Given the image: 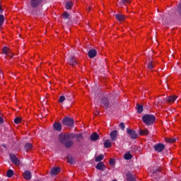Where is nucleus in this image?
Returning a JSON list of instances; mask_svg holds the SVG:
<instances>
[{
    "label": "nucleus",
    "instance_id": "obj_1",
    "mask_svg": "<svg viewBox=\"0 0 181 181\" xmlns=\"http://www.w3.org/2000/svg\"><path fill=\"white\" fill-rule=\"evenodd\" d=\"M30 12L33 15H36L37 11L35 9H37L43 6V0H30Z\"/></svg>",
    "mask_w": 181,
    "mask_h": 181
},
{
    "label": "nucleus",
    "instance_id": "obj_2",
    "mask_svg": "<svg viewBox=\"0 0 181 181\" xmlns=\"http://www.w3.org/2000/svg\"><path fill=\"white\" fill-rule=\"evenodd\" d=\"M142 121L146 125H147V127H149L155 124V121H156V117H155L153 115H144L142 117Z\"/></svg>",
    "mask_w": 181,
    "mask_h": 181
},
{
    "label": "nucleus",
    "instance_id": "obj_3",
    "mask_svg": "<svg viewBox=\"0 0 181 181\" xmlns=\"http://www.w3.org/2000/svg\"><path fill=\"white\" fill-rule=\"evenodd\" d=\"M62 124L63 125L70 127L71 128L74 127V120L69 117H66L62 119Z\"/></svg>",
    "mask_w": 181,
    "mask_h": 181
},
{
    "label": "nucleus",
    "instance_id": "obj_4",
    "mask_svg": "<svg viewBox=\"0 0 181 181\" xmlns=\"http://www.w3.org/2000/svg\"><path fill=\"white\" fill-rule=\"evenodd\" d=\"M59 138L60 142H64L65 139H75L76 133H71L65 135H59Z\"/></svg>",
    "mask_w": 181,
    "mask_h": 181
},
{
    "label": "nucleus",
    "instance_id": "obj_5",
    "mask_svg": "<svg viewBox=\"0 0 181 181\" xmlns=\"http://www.w3.org/2000/svg\"><path fill=\"white\" fill-rule=\"evenodd\" d=\"M10 160H11L12 163H13L16 166H19L21 165V160L16 157V155L13 153L9 154Z\"/></svg>",
    "mask_w": 181,
    "mask_h": 181
},
{
    "label": "nucleus",
    "instance_id": "obj_6",
    "mask_svg": "<svg viewBox=\"0 0 181 181\" xmlns=\"http://www.w3.org/2000/svg\"><path fill=\"white\" fill-rule=\"evenodd\" d=\"M100 103L102 104V105H103V107H105L106 110H108L110 108V103L108 98H106V97L102 98Z\"/></svg>",
    "mask_w": 181,
    "mask_h": 181
},
{
    "label": "nucleus",
    "instance_id": "obj_7",
    "mask_svg": "<svg viewBox=\"0 0 181 181\" xmlns=\"http://www.w3.org/2000/svg\"><path fill=\"white\" fill-rule=\"evenodd\" d=\"M126 132L127 134H128L132 139H136V138H138V134L134 129H127Z\"/></svg>",
    "mask_w": 181,
    "mask_h": 181
},
{
    "label": "nucleus",
    "instance_id": "obj_8",
    "mask_svg": "<svg viewBox=\"0 0 181 181\" xmlns=\"http://www.w3.org/2000/svg\"><path fill=\"white\" fill-rule=\"evenodd\" d=\"M110 136L112 142H115L118 139V130H113L110 133Z\"/></svg>",
    "mask_w": 181,
    "mask_h": 181
},
{
    "label": "nucleus",
    "instance_id": "obj_9",
    "mask_svg": "<svg viewBox=\"0 0 181 181\" xmlns=\"http://www.w3.org/2000/svg\"><path fill=\"white\" fill-rule=\"evenodd\" d=\"M68 63L70 66H72V67H74V66H77L78 64L76 57L73 55L69 56Z\"/></svg>",
    "mask_w": 181,
    "mask_h": 181
},
{
    "label": "nucleus",
    "instance_id": "obj_10",
    "mask_svg": "<svg viewBox=\"0 0 181 181\" xmlns=\"http://www.w3.org/2000/svg\"><path fill=\"white\" fill-rule=\"evenodd\" d=\"M177 99V96L170 95V96L165 98V101L168 104H173V103H175V101H176Z\"/></svg>",
    "mask_w": 181,
    "mask_h": 181
},
{
    "label": "nucleus",
    "instance_id": "obj_11",
    "mask_svg": "<svg viewBox=\"0 0 181 181\" xmlns=\"http://www.w3.org/2000/svg\"><path fill=\"white\" fill-rule=\"evenodd\" d=\"M153 148L156 152H162L165 149V146L163 144H157L153 146Z\"/></svg>",
    "mask_w": 181,
    "mask_h": 181
},
{
    "label": "nucleus",
    "instance_id": "obj_12",
    "mask_svg": "<svg viewBox=\"0 0 181 181\" xmlns=\"http://www.w3.org/2000/svg\"><path fill=\"white\" fill-rule=\"evenodd\" d=\"M61 168L60 167H54L50 170V175L52 176H56V175H58L60 173Z\"/></svg>",
    "mask_w": 181,
    "mask_h": 181
},
{
    "label": "nucleus",
    "instance_id": "obj_13",
    "mask_svg": "<svg viewBox=\"0 0 181 181\" xmlns=\"http://www.w3.org/2000/svg\"><path fill=\"white\" fill-rule=\"evenodd\" d=\"M61 144H63L65 146V148H70L71 146H73V141L69 139H65L64 142H61Z\"/></svg>",
    "mask_w": 181,
    "mask_h": 181
},
{
    "label": "nucleus",
    "instance_id": "obj_14",
    "mask_svg": "<svg viewBox=\"0 0 181 181\" xmlns=\"http://www.w3.org/2000/svg\"><path fill=\"white\" fill-rule=\"evenodd\" d=\"M23 176L25 180H30L32 179V173L29 170H25L23 173Z\"/></svg>",
    "mask_w": 181,
    "mask_h": 181
},
{
    "label": "nucleus",
    "instance_id": "obj_15",
    "mask_svg": "<svg viewBox=\"0 0 181 181\" xmlns=\"http://www.w3.org/2000/svg\"><path fill=\"white\" fill-rule=\"evenodd\" d=\"M105 165L101 161H100L95 166V169H98V170H100L101 172L105 170Z\"/></svg>",
    "mask_w": 181,
    "mask_h": 181
},
{
    "label": "nucleus",
    "instance_id": "obj_16",
    "mask_svg": "<svg viewBox=\"0 0 181 181\" xmlns=\"http://www.w3.org/2000/svg\"><path fill=\"white\" fill-rule=\"evenodd\" d=\"M88 56L90 59H93V57H95L97 56V50L95 49H91L88 52Z\"/></svg>",
    "mask_w": 181,
    "mask_h": 181
},
{
    "label": "nucleus",
    "instance_id": "obj_17",
    "mask_svg": "<svg viewBox=\"0 0 181 181\" xmlns=\"http://www.w3.org/2000/svg\"><path fill=\"white\" fill-rule=\"evenodd\" d=\"M115 16L117 21H118V22H122V21H125V19H126V17L124 14L117 13Z\"/></svg>",
    "mask_w": 181,
    "mask_h": 181
},
{
    "label": "nucleus",
    "instance_id": "obj_18",
    "mask_svg": "<svg viewBox=\"0 0 181 181\" xmlns=\"http://www.w3.org/2000/svg\"><path fill=\"white\" fill-rule=\"evenodd\" d=\"M54 127V129H55V131H57L58 132H60V131H62V123L60 122H55L53 124Z\"/></svg>",
    "mask_w": 181,
    "mask_h": 181
},
{
    "label": "nucleus",
    "instance_id": "obj_19",
    "mask_svg": "<svg viewBox=\"0 0 181 181\" xmlns=\"http://www.w3.org/2000/svg\"><path fill=\"white\" fill-rule=\"evenodd\" d=\"M90 138L91 141H98V139H100V135L97 134V132H94L90 136Z\"/></svg>",
    "mask_w": 181,
    "mask_h": 181
},
{
    "label": "nucleus",
    "instance_id": "obj_20",
    "mask_svg": "<svg viewBox=\"0 0 181 181\" xmlns=\"http://www.w3.org/2000/svg\"><path fill=\"white\" fill-rule=\"evenodd\" d=\"M126 177L127 181H136V179H135V177H134L132 173L129 172L127 173Z\"/></svg>",
    "mask_w": 181,
    "mask_h": 181
},
{
    "label": "nucleus",
    "instance_id": "obj_21",
    "mask_svg": "<svg viewBox=\"0 0 181 181\" xmlns=\"http://www.w3.org/2000/svg\"><path fill=\"white\" fill-rule=\"evenodd\" d=\"M68 163H70L71 165H74L76 163V161L74 160V157L68 155L66 157Z\"/></svg>",
    "mask_w": 181,
    "mask_h": 181
},
{
    "label": "nucleus",
    "instance_id": "obj_22",
    "mask_svg": "<svg viewBox=\"0 0 181 181\" xmlns=\"http://www.w3.org/2000/svg\"><path fill=\"white\" fill-rule=\"evenodd\" d=\"M103 145L105 148H111L112 146V144L111 143V140L107 139L104 141Z\"/></svg>",
    "mask_w": 181,
    "mask_h": 181
},
{
    "label": "nucleus",
    "instance_id": "obj_23",
    "mask_svg": "<svg viewBox=\"0 0 181 181\" xmlns=\"http://www.w3.org/2000/svg\"><path fill=\"white\" fill-rule=\"evenodd\" d=\"M75 139H76L77 142H80L83 139V134H75Z\"/></svg>",
    "mask_w": 181,
    "mask_h": 181
},
{
    "label": "nucleus",
    "instance_id": "obj_24",
    "mask_svg": "<svg viewBox=\"0 0 181 181\" xmlns=\"http://www.w3.org/2000/svg\"><path fill=\"white\" fill-rule=\"evenodd\" d=\"M124 158L126 160H131V159H132V154H131L129 152L126 153L124 156Z\"/></svg>",
    "mask_w": 181,
    "mask_h": 181
},
{
    "label": "nucleus",
    "instance_id": "obj_25",
    "mask_svg": "<svg viewBox=\"0 0 181 181\" xmlns=\"http://www.w3.org/2000/svg\"><path fill=\"white\" fill-rule=\"evenodd\" d=\"M11 52V49L8 47H4L2 49V53L3 54H6V56Z\"/></svg>",
    "mask_w": 181,
    "mask_h": 181
},
{
    "label": "nucleus",
    "instance_id": "obj_26",
    "mask_svg": "<svg viewBox=\"0 0 181 181\" xmlns=\"http://www.w3.org/2000/svg\"><path fill=\"white\" fill-rule=\"evenodd\" d=\"M65 8L66 9H71L73 8V2L71 1H68L65 4Z\"/></svg>",
    "mask_w": 181,
    "mask_h": 181
},
{
    "label": "nucleus",
    "instance_id": "obj_27",
    "mask_svg": "<svg viewBox=\"0 0 181 181\" xmlns=\"http://www.w3.org/2000/svg\"><path fill=\"white\" fill-rule=\"evenodd\" d=\"M139 135H148L149 134V130L148 129H144V130H142V129H140L139 132Z\"/></svg>",
    "mask_w": 181,
    "mask_h": 181
},
{
    "label": "nucleus",
    "instance_id": "obj_28",
    "mask_svg": "<svg viewBox=\"0 0 181 181\" xmlns=\"http://www.w3.org/2000/svg\"><path fill=\"white\" fill-rule=\"evenodd\" d=\"M62 16H63L64 19H71L70 14H69V13L67 11H64L62 13Z\"/></svg>",
    "mask_w": 181,
    "mask_h": 181
},
{
    "label": "nucleus",
    "instance_id": "obj_29",
    "mask_svg": "<svg viewBox=\"0 0 181 181\" xmlns=\"http://www.w3.org/2000/svg\"><path fill=\"white\" fill-rule=\"evenodd\" d=\"M14 172L13 170H8L6 173V176L7 177H12V176H13L14 175Z\"/></svg>",
    "mask_w": 181,
    "mask_h": 181
},
{
    "label": "nucleus",
    "instance_id": "obj_30",
    "mask_svg": "<svg viewBox=\"0 0 181 181\" xmlns=\"http://www.w3.org/2000/svg\"><path fill=\"white\" fill-rule=\"evenodd\" d=\"M65 100H68V101H71L73 100V94L68 93L65 95Z\"/></svg>",
    "mask_w": 181,
    "mask_h": 181
},
{
    "label": "nucleus",
    "instance_id": "obj_31",
    "mask_svg": "<svg viewBox=\"0 0 181 181\" xmlns=\"http://www.w3.org/2000/svg\"><path fill=\"white\" fill-rule=\"evenodd\" d=\"M142 111H144V106L142 105H137V112L139 114H142Z\"/></svg>",
    "mask_w": 181,
    "mask_h": 181
},
{
    "label": "nucleus",
    "instance_id": "obj_32",
    "mask_svg": "<svg viewBox=\"0 0 181 181\" xmlns=\"http://www.w3.org/2000/svg\"><path fill=\"white\" fill-rule=\"evenodd\" d=\"M147 67L148 69H150V70H152V69L155 67V64H153L152 61H149Z\"/></svg>",
    "mask_w": 181,
    "mask_h": 181
},
{
    "label": "nucleus",
    "instance_id": "obj_33",
    "mask_svg": "<svg viewBox=\"0 0 181 181\" xmlns=\"http://www.w3.org/2000/svg\"><path fill=\"white\" fill-rule=\"evenodd\" d=\"M33 147V145H32V144L30 143H27L25 145V149L27 151H29V149H32Z\"/></svg>",
    "mask_w": 181,
    "mask_h": 181
},
{
    "label": "nucleus",
    "instance_id": "obj_34",
    "mask_svg": "<svg viewBox=\"0 0 181 181\" xmlns=\"http://www.w3.org/2000/svg\"><path fill=\"white\" fill-rule=\"evenodd\" d=\"M104 159V155L100 154V156L95 158V162H101Z\"/></svg>",
    "mask_w": 181,
    "mask_h": 181
},
{
    "label": "nucleus",
    "instance_id": "obj_35",
    "mask_svg": "<svg viewBox=\"0 0 181 181\" xmlns=\"http://www.w3.org/2000/svg\"><path fill=\"white\" fill-rule=\"evenodd\" d=\"M4 22H5V16H4V15L2 14H0V26H2Z\"/></svg>",
    "mask_w": 181,
    "mask_h": 181
},
{
    "label": "nucleus",
    "instance_id": "obj_36",
    "mask_svg": "<svg viewBox=\"0 0 181 181\" xmlns=\"http://www.w3.org/2000/svg\"><path fill=\"white\" fill-rule=\"evenodd\" d=\"M131 0H121L119 1V5H127V4H129Z\"/></svg>",
    "mask_w": 181,
    "mask_h": 181
},
{
    "label": "nucleus",
    "instance_id": "obj_37",
    "mask_svg": "<svg viewBox=\"0 0 181 181\" xmlns=\"http://www.w3.org/2000/svg\"><path fill=\"white\" fill-rule=\"evenodd\" d=\"M176 141V139H165V142H168V144H174Z\"/></svg>",
    "mask_w": 181,
    "mask_h": 181
},
{
    "label": "nucleus",
    "instance_id": "obj_38",
    "mask_svg": "<svg viewBox=\"0 0 181 181\" xmlns=\"http://www.w3.org/2000/svg\"><path fill=\"white\" fill-rule=\"evenodd\" d=\"M66 100V97L64 95H61L59 97V99L58 100L59 103H60L61 104H63V103H64V100Z\"/></svg>",
    "mask_w": 181,
    "mask_h": 181
},
{
    "label": "nucleus",
    "instance_id": "obj_39",
    "mask_svg": "<svg viewBox=\"0 0 181 181\" xmlns=\"http://www.w3.org/2000/svg\"><path fill=\"white\" fill-rule=\"evenodd\" d=\"M21 121H22V119H21V117H16L14 119L15 124H21Z\"/></svg>",
    "mask_w": 181,
    "mask_h": 181
},
{
    "label": "nucleus",
    "instance_id": "obj_40",
    "mask_svg": "<svg viewBox=\"0 0 181 181\" xmlns=\"http://www.w3.org/2000/svg\"><path fill=\"white\" fill-rule=\"evenodd\" d=\"M158 172L160 173V169L156 168L153 171V175H157Z\"/></svg>",
    "mask_w": 181,
    "mask_h": 181
},
{
    "label": "nucleus",
    "instance_id": "obj_41",
    "mask_svg": "<svg viewBox=\"0 0 181 181\" xmlns=\"http://www.w3.org/2000/svg\"><path fill=\"white\" fill-rule=\"evenodd\" d=\"M119 127V128H121V129H122V131L125 129V124H124V122H120Z\"/></svg>",
    "mask_w": 181,
    "mask_h": 181
},
{
    "label": "nucleus",
    "instance_id": "obj_42",
    "mask_svg": "<svg viewBox=\"0 0 181 181\" xmlns=\"http://www.w3.org/2000/svg\"><path fill=\"white\" fill-rule=\"evenodd\" d=\"M109 163L110 166H113V165H115V160L112 158L110 159Z\"/></svg>",
    "mask_w": 181,
    "mask_h": 181
},
{
    "label": "nucleus",
    "instance_id": "obj_43",
    "mask_svg": "<svg viewBox=\"0 0 181 181\" xmlns=\"http://www.w3.org/2000/svg\"><path fill=\"white\" fill-rule=\"evenodd\" d=\"M158 103H161L162 104H163L164 103H166V98H164L163 100L158 99Z\"/></svg>",
    "mask_w": 181,
    "mask_h": 181
},
{
    "label": "nucleus",
    "instance_id": "obj_44",
    "mask_svg": "<svg viewBox=\"0 0 181 181\" xmlns=\"http://www.w3.org/2000/svg\"><path fill=\"white\" fill-rule=\"evenodd\" d=\"M4 124V118H2V116L0 113V125H2Z\"/></svg>",
    "mask_w": 181,
    "mask_h": 181
},
{
    "label": "nucleus",
    "instance_id": "obj_45",
    "mask_svg": "<svg viewBox=\"0 0 181 181\" xmlns=\"http://www.w3.org/2000/svg\"><path fill=\"white\" fill-rule=\"evenodd\" d=\"M6 56H8V57L12 58V57H13V54H12V52H10Z\"/></svg>",
    "mask_w": 181,
    "mask_h": 181
},
{
    "label": "nucleus",
    "instance_id": "obj_46",
    "mask_svg": "<svg viewBox=\"0 0 181 181\" xmlns=\"http://www.w3.org/2000/svg\"><path fill=\"white\" fill-rule=\"evenodd\" d=\"M0 13H4V9L2 8V5L0 4Z\"/></svg>",
    "mask_w": 181,
    "mask_h": 181
},
{
    "label": "nucleus",
    "instance_id": "obj_47",
    "mask_svg": "<svg viewBox=\"0 0 181 181\" xmlns=\"http://www.w3.org/2000/svg\"><path fill=\"white\" fill-rule=\"evenodd\" d=\"M98 114H100V112L97 111L95 115H98Z\"/></svg>",
    "mask_w": 181,
    "mask_h": 181
},
{
    "label": "nucleus",
    "instance_id": "obj_48",
    "mask_svg": "<svg viewBox=\"0 0 181 181\" xmlns=\"http://www.w3.org/2000/svg\"><path fill=\"white\" fill-rule=\"evenodd\" d=\"M91 88H92V90H93V88H94V87H92Z\"/></svg>",
    "mask_w": 181,
    "mask_h": 181
}]
</instances>
